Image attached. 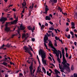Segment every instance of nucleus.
Wrapping results in <instances>:
<instances>
[{
  "label": "nucleus",
  "mask_w": 77,
  "mask_h": 77,
  "mask_svg": "<svg viewBox=\"0 0 77 77\" xmlns=\"http://www.w3.org/2000/svg\"><path fill=\"white\" fill-rule=\"evenodd\" d=\"M42 55V62L44 66H46L48 65V64L47 63V60H44V59L46 58V54L45 53L43 52L42 51H40L39 52V55Z\"/></svg>",
  "instance_id": "nucleus-1"
},
{
  "label": "nucleus",
  "mask_w": 77,
  "mask_h": 77,
  "mask_svg": "<svg viewBox=\"0 0 77 77\" xmlns=\"http://www.w3.org/2000/svg\"><path fill=\"white\" fill-rule=\"evenodd\" d=\"M63 60V62L61 63L63 65V67L64 68H63L62 70H61V71L62 72H63V70H64V69L68 68V66L66 65V63L67 62V61H66V59H64Z\"/></svg>",
  "instance_id": "nucleus-2"
},
{
  "label": "nucleus",
  "mask_w": 77,
  "mask_h": 77,
  "mask_svg": "<svg viewBox=\"0 0 77 77\" xmlns=\"http://www.w3.org/2000/svg\"><path fill=\"white\" fill-rule=\"evenodd\" d=\"M24 50H26L25 51V53H29L30 55V57H32V54L31 52H30V51L29 49L28 48H27L26 46H24Z\"/></svg>",
  "instance_id": "nucleus-3"
},
{
  "label": "nucleus",
  "mask_w": 77,
  "mask_h": 77,
  "mask_svg": "<svg viewBox=\"0 0 77 77\" xmlns=\"http://www.w3.org/2000/svg\"><path fill=\"white\" fill-rule=\"evenodd\" d=\"M6 24L5 25V32H9L10 31V28L8 27V24H10L11 22H6Z\"/></svg>",
  "instance_id": "nucleus-4"
},
{
  "label": "nucleus",
  "mask_w": 77,
  "mask_h": 77,
  "mask_svg": "<svg viewBox=\"0 0 77 77\" xmlns=\"http://www.w3.org/2000/svg\"><path fill=\"white\" fill-rule=\"evenodd\" d=\"M44 39V43H45V44H48V42H47V41H48V36H47V35L45 34V36L43 38Z\"/></svg>",
  "instance_id": "nucleus-5"
},
{
  "label": "nucleus",
  "mask_w": 77,
  "mask_h": 77,
  "mask_svg": "<svg viewBox=\"0 0 77 77\" xmlns=\"http://www.w3.org/2000/svg\"><path fill=\"white\" fill-rule=\"evenodd\" d=\"M8 20V19L6 17H2L0 19V21L2 22V24H3L5 23V22Z\"/></svg>",
  "instance_id": "nucleus-6"
},
{
  "label": "nucleus",
  "mask_w": 77,
  "mask_h": 77,
  "mask_svg": "<svg viewBox=\"0 0 77 77\" xmlns=\"http://www.w3.org/2000/svg\"><path fill=\"white\" fill-rule=\"evenodd\" d=\"M8 20V19L6 17H2L0 19V21L2 22V24H3L5 23V22Z\"/></svg>",
  "instance_id": "nucleus-7"
},
{
  "label": "nucleus",
  "mask_w": 77,
  "mask_h": 77,
  "mask_svg": "<svg viewBox=\"0 0 77 77\" xmlns=\"http://www.w3.org/2000/svg\"><path fill=\"white\" fill-rule=\"evenodd\" d=\"M31 72V74L32 75V70H33V63H31L30 66L29 67Z\"/></svg>",
  "instance_id": "nucleus-8"
},
{
  "label": "nucleus",
  "mask_w": 77,
  "mask_h": 77,
  "mask_svg": "<svg viewBox=\"0 0 77 77\" xmlns=\"http://www.w3.org/2000/svg\"><path fill=\"white\" fill-rule=\"evenodd\" d=\"M18 17H17L16 20H14L13 22H11V24H17V22L18 21Z\"/></svg>",
  "instance_id": "nucleus-9"
},
{
  "label": "nucleus",
  "mask_w": 77,
  "mask_h": 77,
  "mask_svg": "<svg viewBox=\"0 0 77 77\" xmlns=\"http://www.w3.org/2000/svg\"><path fill=\"white\" fill-rule=\"evenodd\" d=\"M54 72H55L56 75H57V76L56 77H60L59 75H57L58 74V70H57V69H55L54 70Z\"/></svg>",
  "instance_id": "nucleus-10"
},
{
  "label": "nucleus",
  "mask_w": 77,
  "mask_h": 77,
  "mask_svg": "<svg viewBox=\"0 0 77 77\" xmlns=\"http://www.w3.org/2000/svg\"><path fill=\"white\" fill-rule=\"evenodd\" d=\"M45 12L44 11L43 12L44 14H47V13H48V11L49 10V9L48 8H45Z\"/></svg>",
  "instance_id": "nucleus-11"
},
{
  "label": "nucleus",
  "mask_w": 77,
  "mask_h": 77,
  "mask_svg": "<svg viewBox=\"0 0 77 77\" xmlns=\"http://www.w3.org/2000/svg\"><path fill=\"white\" fill-rule=\"evenodd\" d=\"M22 6L23 8H25V6H26V2H23V3H22Z\"/></svg>",
  "instance_id": "nucleus-12"
},
{
  "label": "nucleus",
  "mask_w": 77,
  "mask_h": 77,
  "mask_svg": "<svg viewBox=\"0 0 77 77\" xmlns=\"http://www.w3.org/2000/svg\"><path fill=\"white\" fill-rule=\"evenodd\" d=\"M45 18L46 20H49V21H50V20H51V18L50 17V16H46Z\"/></svg>",
  "instance_id": "nucleus-13"
},
{
  "label": "nucleus",
  "mask_w": 77,
  "mask_h": 77,
  "mask_svg": "<svg viewBox=\"0 0 77 77\" xmlns=\"http://www.w3.org/2000/svg\"><path fill=\"white\" fill-rule=\"evenodd\" d=\"M57 2V0H50V1L49 2L50 3H51V2H54V3H56Z\"/></svg>",
  "instance_id": "nucleus-14"
},
{
  "label": "nucleus",
  "mask_w": 77,
  "mask_h": 77,
  "mask_svg": "<svg viewBox=\"0 0 77 77\" xmlns=\"http://www.w3.org/2000/svg\"><path fill=\"white\" fill-rule=\"evenodd\" d=\"M57 52H56L55 51L54 54H56L57 57H59V53H60V52H59L58 51H57Z\"/></svg>",
  "instance_id": "nucleus-15"
},
{
  "label": "nucleus",
  "mask_w": 77,
  "mask_h": 77,
  "mask_svg": "<svg viewBox=\"0 0 77 77\" xmlns=\"http://www.w3.org/2000/svg\"><path fill=\"white\" fill-rule=\"evenodd\" d=\"M20 28L22 30H24L25 29V27L23 26V25L21 24L20 26Z\"/></svg>",
  "instance_id": "nucleus-16"
},
{
  "label": "nucleus",
  "mask_w": 77,
  "mask_h": 77,
  "mask_svg": "<svg viewBox=\"0 0 77 77\" xmlns=\"http://www.w3.org/2000/svg\"><path fill=\"white\" fill-rule=\"evenodd\" d=\"M28 29L29 30H32V32H33V28H32L30 26H29Z\"/></svg>",
  "instance_id": "nucleus-17"
},
{
  "label": "nucleus",
  "mask_w": 77,
  "mask_h": 77,
  "mask_svg": "<svg viewBox=\"0 0 77 77\" xmlns=\"http://www.w3.org/2000/svg\"><path fill=\"white\" fill-rule=\"evenodd\" d=\"M65 36L66 37V38H67L68 39H70V38H71V35L69 34L68 35V36L66 34H65Z\"/></svg>",
  "instance_id": "nucleus-18"
},
{
  "label": "nucleus",
  "mask_w": 77,
  "mask_h": 77,
  "mask_svg": "<svg viewBox=\"0 0 77 77\" xmlns=\"http://www.w3.org/2000/svg\"><path fill=\"white\" fill-rule=\"evenodd\" d=\"M58 51H59V52H60V59H61L62 58V53H61V52L60 50H58Z\"/></svg>",
  "instance_id": "nucleus-19"
},
{
  "label": "nucleus",
  "mask_w": 77,
  "mask_h": 77,
  "mask_svg": "<svg viewBox=\"0 0 77 77\" xmlns=\"http://www.w3.org/2000/svg\"><path fill=\"white\" fill-rule=\"evenodd\" d=\"M42 68L43 69V72H44L45 74H46V70L44 67H42Z\"/></svg>",
  "instance_id": "nucleus-20"
},
{
  "label": "nucleus",
  "mask_w": 77,
  "mask_h": 77,
  "mask_svg": "<svg viewBox=\"0 0 77 77\" xmlns=\"http://www.w3.org/2000/svg\"><path fill=\"white\" fill-rule=\"evenodd\" d=\"M53 45V44H52V42H51V41H50V42H49V43H48L49 46L50 47V46H51V45Z\"/></svg>",
  "instance_id": "nucleus-21"
},
{
  "label": "nucleus",
  "mask_w": 77,
  "mask_h": 77,
  "mask_svg": "<svg viewBox=\"0 0 77 77\" xmlns=\"http://www.w3.org/2000/svg\"><path fill=\"white\" fill-rule=\"evenodd\" d=\"M2 64H3V65H5L6 66H7V65H8V63H5V62H3L2 63Z\"/></svg>",
  "instance_id": "nucleus-22"
},
{
  "label": "nucleus",
  "mask_w": 77,
  "mask_h": 77,
  "mask_svg": "<svg viewBox=\"0 0 77 77\" xmlns=\"http://www.w3.org/2000/svg\"><path fill=\"white\" fill-rule=\"evenodd\" d=\"M52 51H53V52H54V53H55L56 52H57V51H58L57 50H56V49H54V50L53 49H52Z\"/></svg>",
  "instance_id": "nucleus-23"
},
{
  "label": "nucleus",
  "mask_w": 77,
  "mask_h": 77,
  "mask_svg": "<svg viewBox=\"0 0 77 77\" xmlns=\"http://www.w3.org/2000/svg\"><path fill=\"white\" fill-rule=\"evenodd\" d=\"M57 60H58V63H61L60 60V59H59V57H58V58L57 59Z\"/></svg>",
  "instance_id": "nucleus-24"
},
{
  "label": "nucleus",
  "mask_w": 77,
  "mask_h": 77,
  "mask_svg": "<svg viewBox=\"0 0 77 77\" xmlns=\"http://www.w3.org/2000/svg\"><path fill=\"white\" fill-rule=\"evenodd\" d=\"M64 49H63L62 50V55H64V54H65V52L64 51Z\"/></svg>",
  "instance_id": "nucleus-25"
},
{
  "label": "nucleus",
  "mask_w": 77,
  "mask_h": 77,
  "mask_svg": "<svg viewBox=\"0 0 77 77\" xmlns=\"http://www.w3.org/2000/svg\"><path fill=\"white\" fill-rule=\"evenodd\" d=\"M45 26H44V25H42V28L41 27V30H43V29H44V27H45Z\"/></svg>",
  "instance_id": "nucleus-26"
},
{
  "label": "nucleus",
  "mask_w": 77,
  "mask_h": 77,
  "mask_svg": "<svg viewBox=\"0 0 77 77\" xmlns=\"http://www.w3.org/2000/svg\"><path fill=\"white\" fill-rule=\"evenodd\" d=\"M44 45L45 47L46 48V49L48 50V48H47V45L46 44V43H44Z\"/></svg>",
  "instance_id": "nucleus-27"
},
{
  "label": "nucleus",
  "mask_w": 77,
  "mask_h": 77,
  "mask_svg": "<svg viewBox=\"0 0 77 77\" xmlns=\"http://www.w3.org/2000/svg\"><path fill=\"white\" fill-rule=\"evenodd\" d=\"M23 73H20L19 74V77H23Z\"/></svg>",
  "instance_id": "nucleus-28"
},
{
  "label": "nucleus",
  "mask_w": 77,
  "mask_h": 77,
  "mask_svg": "<svg viewBox=\"0 0 77 77\" xmlns=\"http://www.w3.org/2000/svg\"><path fill=\"white\" fill-rule=\"evenodd\" d=\"M49 29L50 30H54V29L53 28H52L51 27H50Z\"/></svg>",
  "instance_id": "nucleus-29"
},
{
  "label": "nucleus",
  "mask_w": 77,
  "mask_h": 77,
  "mask_svg": "<svg viewBox=\"0 0 77 77\" xmlns=\"http://www.w3.org/2000/svg\"><path fill=\"white\" fill-rule=\"evenodd\" d=\"M11 44H10L9 45V43H8L7 44V46L8 47V48H9V47H11Z\"/></svg>",
  "instance_id": "nucleus-30"
},
{
  "label": "nucleus",
  "mask_w": 77,
  "mask_h": 77,
  "mask_svg": "<svg viewBox=\"0 0 77 77\" xmlns=\"http://www.w3.org/2000/svg\"><path fill=\"white\" fill-rule=\"evenodd\" d=\"M71 26H75V23L72 22H71Z\"/></svg>",
  "instance_id": "nucleus-31"
},
{
  "label": "nucleus",
  "mask_w": 77,
  "mask_h": 77,
  "mask_svg": "<svg viewBox=\"0 0 77 77\" xmlns=\"http://www.w3.org/2000/svg\"><path fill=\"white\" fill-rule=\"evenodd\" d=\"M74 77H77V73H75L73 74Z\"/></svg>",
  "instance_id": "nucleus-32"
},
{
  "label": "nucleus",
  "mask_w": 77,
  "mask_h": 77,
  "mask_svg": "<svg viewBox=\"0 0 77 77\" xmlns=\"http://www.w3.org/2000/svg\"><path fill=\"white\" fill-rule=\"evenodd\" d=\"M50 47H51L52 48V49H55V50L56 49V48L53 47V45H52Z\"/></svg>",
  "instance_id": "nucleus-33"
},
{
  "label": "nucleus",
  "mask_w": 77,
  "mask_h": 77,
  "mask_svg": "<svg viewBox=\"0 0 77 77\" xmlns=\"http://www.w3.org/2000/svg\"><path fill=\"white\" fill-rule=\"evenodd\" d=\"M26 34H23L22 35V38H26Z\"/></svg>",
  "instance_id": "nucleus-34"
},
{
  "label": "nucleus",
  "mask_w": 77,
  "mask_h": 77,
  "mask_svg": "<svg viewBox=\"0 0 77 77\" xmlns=\"http://www.w3.org/2000/svg\"><path fill=\"white\" fill-rule=\"evenodd\" d=\"M5 46V45L3 44L2 46H1L0 47V49H2V48H3L4 46Z\"/></svg>",
  "instance_id": "nucleus-35"
},
{
  "label": "nucleus",
  "mask_w": 77,
  "mask_h": 77,
  "mask_svg": "<svg viewBox=\"0 0 77 77\" xmlns=\"http://www.w3.org/2000/svg\"><path fill=\"white\" fill-rule=\"evenodd\" d=\"M33 6H34V4L33 3H32V7L31 8V9H32L33 8Z\"/></svg>",
  "instance_id": "nucleus-36"
},
{
  "label": "nucleus",
  "mask_w": 77,
  "mask_h": 77,
  "mask_svg": "<svg viewBox=\"0 0 77 77\" xmlns=\"http://www.w3.org/2000/svg\"><path fill=\"white\" fill-rule=\"evenodd\" d=\"M32 10L31 11L30 10H29V16H30L31 15V12H32Z\"/></svg>",
  "instance_id": "nucleus-37"
},
{
  "label": "nucleus",
  "mask_w": 77,
  "mask_h": 77,
  "mask_svg": "<svg viewBox=\"0 0 77 77\" xmlns=\"http://www.w3.org/2000/svg\"><path fill=\"white\" fill-rule=\"evenodd\" d=\"M66 57H68V53H67V52L66 53Z\"/></svg>",
  "instance_id": "nucleus-38"
},
{
  "label": "nucleus",
  "mask_w": 77,
  "mask_h": 77,
  "mask_svg": "<svg viewBox=\"0 0 77 77\" xmlns=\"http://www.w3.org/2000/svg\"><path fill=\"white\" fill-rule=\"evenodd\" d=\"M55 41H56V42L54 44V45L56 47H57V42H56V40H55Z\"/></svg>",
  "instance_id": "nucleus-39"
},
{
  "label": "nucleus",
  "mask_w": 77,
  "mask_h": 77,
  "mask_svg": "<svg viewBox=\"0 0 77 77\" xmlns=\"http://www.w3.org/2000/svg\"><path fill=\"white\" fill-rule=\"evenodd\" d=\"M62 56H63V60L65 59V55H62Z\"/></svg>",
  "instance_id": "nucleus-40"
},
{
  "label": "nucleus",
  "mask_w": 77,
  "mask_h": 77,
  "mask_svg": "<svg viewBox=\"0 0 77 77\" xmlns=\"http://www.w3.org/2000/svg\"><path fill=\"white\" fill-rule=\"evenodd\" d=\"M65 50L66 51V53H67V51H68V48L66 47L65 48Z\"/></svg>",
  "instance_id": "nucleus-41"
},
{
  "label": "nucleus",
  "mask_w": 77,
  "mask_h": 77,
  "mask_svg": "<svg viewBox=\"0 0 77 77\" xmlns=\"http://www.w3.org/2000/svg\"><path fill=\"white\" fill-rule=\"evenodd\" d=\"M16 26H15L14 28L13 29V30H11V32H12L13 31H15V29H16Z\"/></svg>",
  "instance_id": "nucleus-42"
},
{
  "label": "nucleus",
  "mask_w": 77,
  "mask_h": 77,
  "mask_svg": "<svg viewBox=\"0 0 77 77\" xmlns=\"http://www.w3.org/2000/svg\"><path fill=\"white\" fill-rule=\"evenodd\" d=\"M70 34L72 35H74V33H73V32L72 31L70 32Z\"/></svg>",
  "instance_id": "nucleus-43"
},
{
  "label": "nucleus",
  "mask_w": 77,
  "mask_h": 77,
  "mask_svg": "<svg viewBox=\"0 0 77 77\" xmlns=\"http://www.w3.org/2000/svg\"><path fill=\"white\" fill-rule=\"evenodd\" d=\"M66 32H68L69 31V28H67L66 30Z\"/></svg>",
  "instance_id": "nucleus-44"
},
{
  "label": "nucleus",
  "mask_w": 77,
  "mask_h": 77,
  "mask_svg": "<svg viewBox=\"0 0 77 77\" xmlns=\"http://www.w3.org/2000/svg\"><path fill=\"white\" fill-rule=\"evenodd\" d=\"M60 66H61L60 64H59V68L60 69H62V67H60Z\"/></svg>",
  "instance_id": "nucleus-45"
},
{
  "label": "nucleus",
  "mask_w": 77,
  "mask_h": 77,
  "mask_svg": "<svg viewBox=\"0 0 77 77\" xmlns=\"http://www.w3.org/2000/svg\"><path fill=\"white\" fill-rule=\"evenodd\" d=\"M16 36V35L14 34V35H12V37H11L12 38H14V36Z\"/></svg>",
  "instance_id": "nucleus-46"
},
{
  "label": "nucleus",
  "mask_w": 77,
  "mask_h": 77,
  "mask_svg": "<svg viewBox=\"0 0 77 77\" xmlns=\"http://www.w3.org/2000/svg\"><path fill=\"white\" fill-rule=\"evenodd\" d=\"M75 26H71L72 29H75Z\"/></svg>",
  "instance_id": "nucleus-47"
},
{
  "label": "nucleus",
  "mask_w": 77,
  "mask_h": 77,
  "mask_svg": "<svg viewBox=\"0 0 77 77\" xmlns=\"http://www.w3.org/2000/svg\"><path fill=\"white\" fill-rule=\"evenodd\" d=\"M49 59L51 61H52V59H51V57H49Z\"/></svg>",
  "instance_id": "nucleus-48"
},
{
  "label": "nucleus",
  "mask_w": 77,
  "mask_h": 77,
  "mask_svg": "<svg viewBox=\"0 0 77 77\" xmlns=\"http://www.w3.org/2000/svg\"><path fill=\"white\" fill-rule=\"evenodd\" d=\"M48 75L49 76H51V73H49V74H48Z\"/></svg>",
  "instance_id": "nucleus-49"
},
{
  "label": "nucleus",
  "mask_w": 77,
  "mask_h": 77,
  "mask_svg": "<svg viewBox=\"0 0 77 77\" xmlns=\"http://www.w3.org/2000/svg\"><path fill=\"white\" fill-rule=\"evenodd\" d=\"M49 23H50V24H51V25H53V23L51 21H50L49 22Z\"/></svg>",
  "instance_id": "nucleus-50"
},
{
  "label": "nucleus",
  "mask_w": 77,
  "mask_h": 77,
  "mask_svg": "<svg viewBox=\"0 0 77 77\" xmlns=\"http://www.w3.org/2000/svg\"><path fill=\"white\" fill-rule=\"evenodd\" d=\"M55 39L57 41L58 40V38H57V37L56 36L55 37Z\"/></svg>",
  "instance_id": "nucleus-51"
},
{
  "label": "nucleus",
  "mask_w": 77,
  "mask_h": 77,
  "mask_svg": "<svg viewBox=\"0 0 77 77\" xmlns=\"http://www.w3.org/2000/svg\"><path fill=\"white\" fill-rule=\"evenodd\" d=\"M32 40L33 41V42H34L35 41V38H32Z\"/></svg>",
  "instance_id": "nucleus-52"
},
{
  "label": "nucleus",
  "mask_w": 77,
  "mask_h": 77,
  "mask_svg": "<svg viewBox=\"0 0 77 77\" xmlns=\"http://www.w3.org/2000/svg\"><path fill=\"white\" fill-rule=\"evenodd\" d=\"M48 26V23L46 22V23L45 24V26Z\"/></svg>",
  "instance_id": "nucleus-53"
},
{
  "label": "nucleus",
  "mask_w": 77,
  "mask_h": 77,
  "mask_svg": "<svg viewBox=\"0 0 77 77\" xmlns=\"http://www.w3.org/2000/svg\"><path fill=\"white\" fill-rule=\"evenodd\" d=\"M9 11V9H7L5 10V12H7V11Z\"/></svg>",
  "instance_id": "nucleus-54"
},
{
  "label": "nucleus",
  "mask_w": 77,
  "mask_h": 77,
  "mask_svg": "<svg viewBox=\"0 0 77 77\" xmlns=\"http://www.w3.org/2000/svg\"><path fill=\"white\" fill-rule=\"evenodd\" d=\"M51 34L52 37H54V33H53V32H52Z\"/></svg>",
  "instance_id": "nucleus-55"
},
{
  "label": "nucleus",
  "mask_w": 77,
  "mask_h": 77,
  "mask_svg": "<svg viewBox=\"0 0 77 77\" xmlns=\"http://www.w3.org/2000/svg\"><path fill=\"white\" fill-rule=\"evenodd\" d=\"M74 32H75V33H77V30L76 29H74Z\"/></svg>",
  "instance_id": "nucleus-56"
},
{
  "label": "nucleus",
  "mask_w": 77,
  "mask_h": 77,
  "mask_svg": "<svg viewBox=\"0 0 77 77\" xmlns=\"http://www.w3.org/2000/svg\"><path fill=\"white\" fill-rule=\"evenodd\" d=\"M40 69H38V71L39 72H41V68H39Z\"/></svg>",
  "instance_id": "nucleus-57"
},
{
  "label": "nucleus",
  "mask_w": 77,
  "mask_h": 77,
  "mask_svg": "<svg viewBox=\"0 0 77 77\" xmlns=\"http://www.w3.org/2000/svg\"><path fill=\"white\" fill-rule=\"evenodd\" d=\"M74 44L75 46L77 45V42H74Z\"/></svg>",
  "instance_id": "nucleus-58"
},
{
  "label": "nucleus",
  "mask_w": 77,
  "mask_h": 77,
  "mask_svg": "<svg viewBox=\"0 0 77 77\" xmlns=\"http://www.w3.org/2000/svg\"><path fill=\"white\" fill-rule=\"evenodd\" d=\"M50 65H51L53 66H54V67H55V66L54 65V64H52L51 63L50 64Z\"/></svg>",
  "instance_id": "nucleus-59"
},
{
  "label": "nucleus",
  "mask_w": 77,
  "mask_h": 77,
  "mask_svg": "<svg viewBox=\"0 0 77 77\" xmlns=\"http://www.w3.org/2000/svg\"><path fill=\"white\" fill-rule=\"evenodd\" d=\"M13 11H14V12H15V11H16V9L13 8Z\"/></svg>",
  "instance_id": "nucleus-60"
},
{
  "label": "nucleus",
  "mask_w": 77,
  "mask_h": 77,
  "mask_svg": "<svg viewBox=\"0 0 77 77\" xmlns=\"http://www.w3.org/2000/svg\"><path fill=\"white\" fill-rule=\"evenodd\" d=\"M35 72V69H34L32 72V74H34Z\"/></svg>",
  "instance_id": "nucleus-61"
},
{
  "label": "nucleus",
  "mask_w": 77,
  "mask_h": 77,
  "mask_svg": "<svg viewBox=\"0 0 77 77\" xmlns=\"http://www.w3.org/2000/svg\"><path fill=\"white\" fill-rule=\"evenodd\" d=\"M12 6H13V5H9L8 6V8H10V7H12Z\"/></svg>",
  "instance_id": "nucleus-62"
},
{
  "label": "nucleus",
  "mask_w": 77,
  "mask_h": 77,
  "mask_svg": "<svg viewBox=\"0 0 77 77\" xmlns=\"http://www.w3.org/2000/svg\"><path fill=\"white\" fill-rule=\"evenodd\" d=\"M32 36L33 37L35 36V34L34 33H32Z\"/></svg>",
  "instance_id": "nucleus-63"
},
{
  "label": "nucleus",
  "mask_w": 77,
  "mask_h": 77,
  "mask_svg": "<svg viewBox=\"0 0 77 77\" xmlns=\"http://www.w3.org/2000/svg\"><path fill=\"white\" fill-rule=\"evenodd\" d=\"M71 69L72 71L73 70H74V67H71Z\"/></svg>",
  "instance_id": "nucleus-64"
}]
</instances>
